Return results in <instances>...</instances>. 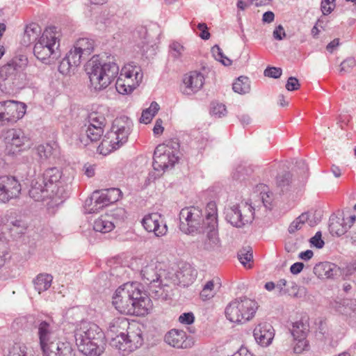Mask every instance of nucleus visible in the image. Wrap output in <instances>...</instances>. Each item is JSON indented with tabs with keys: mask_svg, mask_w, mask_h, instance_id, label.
<instances>
[{
	"mask_svg": "<svg viewBox=\"0 0 356 356\" xmlns=\"http://www.w3.org/2000/svg\"><path fill=\"white\" fill-rule=\"evenodd\" d=\"M202 210L196 207L182 209L179 212V229L186 234H204V224Z\"/></svg>",
	"mask_w": 356,
	"mask_h": 356,
	"instance_id": "obj_11",
	"label": "nucleus"
},
{
	"mask_svg": "<svg viewBox=\"0 0 356 356\" xmlns=\"http://www.w3.org/2000/svg\"><path fill=\"white\" fill-rule=\"evenodd\" d=\"M197 29L201 31L199 36L203 40H208L210 37V33L208 31L207 26L204 23H200L197 25Z\"/></svg>",
	"mask_w": 356,
	"mask_h": 356,
	"instance_id": "obj_60",
	"label": "nucleus"
},
{
	"mask_svg": "<svg viewBox=\"0 0 356 356\" xmlns=\"http://www.w3.org/2000/svg\"><path fill=\"white\" fill-rule=\"evenodd\" d=\"M350 228L348 222H345V218H332L329 225V229L332 235L340 236L343 235Z\"/></svg>",
	"mask_w": 356,
	"mask_h": 356,
	"instance_id": "obj_29",
	"label": "nucleus"
},
{
	"mask_svg": "<svg viewBox=\"0 0 356 356\" xmlns=\"http://www.w3.org/2000/svg\"><path fill=\"white\" fill-rule=\"evenodd\" d=\"M62 173L57 168L47 169L42 176L31 182L29 195L35 201H43L46 198L63 197L60 179Z\"/></svg>",
	"mask_w": 356,
	"mask_h": 356,
	"instance_id": "obj_5",
	"label": "nucleus"
},
{
	"mask_svg": "<svg viewBox=\"0 0 356 356\" xmlns=\"http://www.w3.org/2000/svg\"><path fill=\"white\" fill-rule=\"evenodd\" d=\"M162 120L161 119H157L156 120L153 131L155 135L161 134L163 131V127L162 126Z\"/></svg>",
	"mask_w": 356,
	"mask_h": 356,
	"instance_id": "obj_64",
	"label": "nucleus"
},
{
	"mask_svg": "<svg viewBox=\"0 0 356 356\" xmlns=\"http://www.w3.org/2000/svg\"><path fill=\"white\" fill-rule=\"evenodd\" d=\"M35 151L39 162L43 163L53 155L54 149L51 145L46 143L38 145Z\"/></svg>",
	"mask_w": 356,
	"mask_h": 356,
	"instance_id": "obj_34",
	"label": "nucleus"
},
{
	"mask_svg": "<svg viewBox=\"0 0 356 356\" xmlns=\"http://www.w3.org/2000/svg\"><path fill=\"white\" fill-rule=\"evenodd\" d=\"M52 280L53 277L50 274H39L33 280L35 289L38 293L47 291L51 286Z\"/></svg>",
	"mask_w": 356,
	"mask_h": 356,
	"instance_id": "obj_31",
	"label": "nucleus"
},
{
	"mask_svg": "<svg viewBox=\"0 0 356 356\" xmlns=\"http://www.w3.org/2000/svg\"><path fill=\"white\" fill-rule=\"evenodd\" d=\"M132 125L131 120L127 116L115 119L111 130L104 136L101 147L109 152L119 149L127 142Z\"/></svg>",
	"mask_w": 356,
	"mask_h": 356,
	"instance_id": "obj_8",
	"label": "nucleus"
},
{
	"mask_svg": "<svg viewBox=\"0 0 356 356\" xmlns=\"http://www.w3.org/2000/svg\"><path fill=\"white\" fill-rule=\"evenodd\" d=\"M27 350L24 344L16 343L10 348L8 356H27Z\"/></svg>",
	"mask_w": 356,
	"mask_h": 356,
	"instance_id": "obj_49",
	"label": "nucleus"
},
{
	"mask_svg": "<svg viewBox=\"0 0 356 356\" xmlns=\"http://www.w3.org/2000/svg\"><path fill=\"white\" fill-rule=\"evenodd\" d=\"M159 264L156 261H150L143 267L140 271L141 277L145 284L151 285L153 287L160 286L162 281L161 277L163 271L159 268Z\"/></svg>",
	"mask_w": 356,
	"mask_h": 356,
	"instance_id": "obj_17",
	"label": "nucleus"
},
{
	"mask_svg": "<svg viewBox=\"0 0 356 356\" xmlns=\"http://www.w3.org/2000/svg\"><path fill=\"white\" fill-rule=\"evenodd\" d=\"M28 64V58L20 55L13 58L0 68V76L3 79L15 77L21 71L24 70Z\"/></svg>",
	"mask_w": 356,
	"mask_h": 356,
	"instance_id": "obj_20",
	"label": "nucleus"
},
{
	"mask_svg": "<svg viewBox=\"0 0 356 356\" xmlns=\"http://www.w3.org/2000/svg\"><path fill=\"white\" fill-rule=\"evenodd\" d=\"M74 47L87 59L93 51L94 42L88 38H80L76 42Z\"/></svg>",
	"mask_w": 356,
	"mask_h": 356,
	"instance_id": "obj_32",
	"label": "nucleus"
},
{
	"mask_svg": "<svg viewBox=\"0 0 356 356\" xmlns=\"http://www.w3.org/2000/svg\"><path fill=\"white\" fill-rule=\"evenodd\" d=\"M253 336L256 342L262 347L269 346L275 337V330L270 323L261 322L258 323L254 330Z\"/></svg>",
	"mask_w": 356,
	"mask_h": 356,
	"instance_id": "obj_21",
	"label": "nucleus"
},
{
	"mask_svg": "<svg viewBox=\"0 0 356 356\" xmlns=\"http://www.w3.org/2000/svg\"><path fill=\"white\" fill-rule=\"evenodd\" d=\"M304 266L305 265L302 262L294 263L291 266L290 271L293 275H298L302 270Z\"/></svg>",
	"mask_w": 356,
	"mask_h": 356,
	"instance_id": "obj_62",
	"label": "nucleus"
},
{
	"mask_svg": "<svg viewBox=\"0 0 356 356\" xmlns=\"http://www.w3.org/2000/svg\"><path fill=\"white\" fill-rule=\"evenodd\" d=\"M164 341L175 348L186 349L193 345V339L182 330L172 329L164 336Z\"/></svg>",
	"mask_w": 356,
	"mask_h": 356,
	"instance_id": "obj_16",
	"label": "nucleus"
},
{
	"mask_svg": "<svg viewBox=\"0 0 356 356\" xmlns=\"http://www.w3.org/2000/svg\"><path fill=\"white\" fill-rule=\"evenodd\" d=\"M76 67L74 65L68 60V59L65 56L63 60L60 61L58 65V71L63 74H68L71 72V71H74Z\"/></svg>",
	"mask_w": 356,
	"mask_h": 356,
	"instance_id": "obj_50",
	"label": "nucleus"
},
{
	"mask_svg": "<svg viewBox=\"0 0 356 356\" xmlns=\"http://www.w3.org/2000/svg\"><path fill=\"white\" fill-rule=\"evenodd\" d=\"M277 190L280 194L288 193L293 188L292 175L289 172H284L276 177Z\"/></svg>",
	"mask_w": 356,
	"mask_h": 356,
	"instance_id": "obj_27",
	"label": "nucleus"
},
{
	"mask_svg": "<svg viewBox=\"0 0 356 356\" xmlns=\"http://www.w3.org/2000/svg\"><path fill=\"white\" fill-rule=\"evenodd\" d=\"M337 270V266L330 262H321L314 267V273L319 278H332Z\"/></svg>",
	"mask_w": 356,
	"mask_h": 356,
	"instance_id": "obj_25",
	"label": "nucleus"
},
{
	"mask_svg": "<svg viewBox=\"0 0 356 356\" xmlns=\"http://www.w3.org/2000/svg\"><path fill=\"white\" fill-rule=\"evenodd\" d=\"M74 337L79 350L86 356H100L105 350V334L95 323L81 321L76 326Z\"/></svg>",
	"mask_w": 356,
	"mask_h": 356,
	"instance_id": "obj_2",
	"label": "nucleus"
},
{
	"mask_svg": "<svg viewBox=\"0 0 356 356\" xmlns=\"http://www.w3.org/2000/svg\"><path fill=\"white\" fill-rule=\"evenodd\" d=\"M111 332L115 334L111 345L126 355L140 347L143 343L142 332L138 327L129 326L125 318H115L109 325Z\"/></svg>",
	"mask_w": 356,
	"mask_h": 356,
	"instance_id": "obj_3",
	"label": "nucleus"
},
{
	"mask_svg": "<svg viewBox=\"0 0 356 356\" xmlns=\"http://www.w3.org/2000/svg\"><path fill=\"white\" fill-rule=\"evenodd\" d=\"M65 57L68 59V60H70V62L74 65L75 67L80 65L81 60L86 59L79 50L76 49L74 46V48L71 49L65 55Z\"/></svg>",
	"mask_w": 356,
	"mask_h": 356,
	"instance_id": "obj_42",
	"label": "nucleus"
},
{
	"mask_svg": "<svg viewBox=\"0 0 356 356\" xmlns=\"http://www.w3.org/2000/svg\"><path fill=\"white\" fill-rule=\"evenodd\" d=\"M179 284L184 286L191 284L197 277V271L191 265L185 264L177 273Z\"/></svg>",
	"mask_w": 356,
	"mask_h": 356,
	"instance_id": "obj_24",
	"label": "nucleus"
},
{
	"mask_svg": "<svg viewBox=\"0 0 356 356\" xmlns=\"http://www.w3.org/2000/svg\"><path fill=\"white\" fill-rule=\"evenodd\" d=\"M178 321L181 324L191 325L195 321V316L193 312L183 313L179 316Z\"/></svg>",
	"mask_w": 356,
	"mask_h": 356,
	"instance_id": "obj_54",
	"label": "nucleus"
},
{
	"mask_svg": "<svg viewBox=\"0 0 356 356\" xmlns=\"http://www.w3.org/2000/svg\"><path fill=\"white\" fill-rule=\"evenodd\" d=\"M88 122L89 124L88 127L95 126L104 128L106 124V119L102 115L98 113H92L88 115Z\"/></svg>",
	"mask_w": 356,
	"mask_h": 356,
	"instance_id": "obj_46",
	"label": "nucleus"
},
{
	"mask_svg": "<svg viewBox=\"0 0 356 356\" xmlns=\"http://www.w3.org/2000/svg\"><path fill=\"white\" fill-rule=\"evenodd\" d=\"M120 195V190L115 188L96 191L92 193L90 198L86 201V210L89 213H97L103 207L118 201Z\"/></svg>",
	"mask_w": 356,
	"mask_h": 356,
	"instance_id": "obj_13",
	"label": "nucleus"
},
{
	"mask_svg": "<svg viewBox=\"0 0 356 356\" xmlns=\"http://www.w3.org/2000/svg\"><path fill=\"white\" fill-rule=\"evenodd\" d=\"M5 153L8 155L15 154L22 150V146L27 141L24 133L21 129H10L3 134Z\"/></svg>",
	"mask_w": 356,
	"mask_h": 356,
	"instance_id": "obj_14",
	"label": "nucleus"
},
{
	"mask_svg": "<svg viewBox=\"0 0 356 356\" xmlns=\"http://www.w3.org/2000/svg\"><path fill=\"white\" fill-rule=\"evenodd\" d=\"M22 117L18 111V104L15 101L0 102V127L15 122Z\"/></svg>",
	"mask_w": 356,
	"mask_h": 356,
	"instance_id": "obj_22",
	"label": "nucleus"
},
{
	"mask_svg": "<svg viewBox=\"0 0 356 356\" xmlns=\"http://www.w3.org/2000/svg\"><path fill=\"white\" fill-rule=\"evenodd\" d=\"M215 283L213 280L208 281L204 286L200 292V297L202 300H206L213 298L216 293Z\"/></svg>",
	"mask_w": 356,
	"mask_h": 356,
	"instance_id": "obj_44",
	"label": "nucleus"
},
{
	"mask_svg": "<svg viewBox=\"0 0 356 356\" xmlns=\"http://www.w3.org/2000/svg\"><path fill=\"white\" fill-rule=\"evenodd\" d=\"M41 33L40 26L35 23H31L25 28L22 35L21 43L22 45L28 47L31 43L37 41L38 37Z\"/></svg>",
	"mask_w": 356,
	"mask_h": 356,
	"instance_id": "obj_26",
	"label": "nucleus"
},
{
	"mask_svg": "<svg viewBox=\"0 0 356 356\" xmlns=\"http://www.w3.org/2000/svg\"><path fill=\"white\" fill-rule=\"evenodd\" d=\"M233 90L238 94H245L250 90V81L247 76H240L233 83Z\"/></svg>",
	"mask_w": 356,
	"mask_h": 356,
	"instance_id": "obj_37",
	"label": "nucleus"
},
{
	"mask_svg": "<svg viewBox=\"0 0 356 356\" xmlns=\"http://www.w3.org/2000/svg\"><path fill=\"white\" fill-rule=\"evenodd\" d=\"M54 29V27L45 29L34 45V55L45 64L54 63L60 56L58 36Z\"/></svg>",
	"mask_w": 356,
	"mask_h": 356,
	"instance_id": "obj_7",
	"label": "nucleus"
},
{
	"mask_svg": "<svg viewBox=\"0 0 356 356\" xmlns=\"http://www.w3.org/2000/svg\"><path fill=\"white\" fill-rule=\"evenodd\" d=\"M179 144L176 140L159 145L154 152L152 166L156 171L172 167L178 161Z\"/></svg>",
	"mask_w": 356,
	"mask_h": 356,
	"instance_id": "obj_10",
	"label": "nucleus"
},
{
	"mask_svg": "<svg viewBox=\"0 0 356 356\" xmlns=\"http://www.w3.org/2000/svg\"><path fill=\"white\" fill-rule=\"evenodd\" d=\"M206 218L204 219V224L208 227L216 228L217 227V209L216 203L210 202L207 204L206 208Z\"/></svg>",
	"mask_w": 356,
	"mask_h": 356,
	"instance_id": "obj_33",
	"label": "nucleus"
},
{
	"mask_svg": "<svg viewBox=\"0 0 356 356\" xmlns=\"http://www.w3.org/2000/svg\"><path fill=\"white\" fill-rule=\"evenodd\" d=\"M314 256V252L311 250H307L306 251L301 252L298 254V258L300 259L304 260V261H308L310 259L312 258Z\"/></svg>",
	"mask_w": 356,
	"mask_h": 356,
	"instance_id": "obj_63",
	"label": "nucleus"
},
{
	"mask_svg": "<svg viewBox=\"0 0 356 356\" xmlns=\"http://www.w3.org/2000/svg\"><path fill=\"white\" fill-rule=\"evenodd\" d=\"M261 200L265 207L267 209H270L271 203L273 200V193L267 192L261 193Z\"/></svg>",
	"mask_w": 356,
	"mask_h": 356,
	"instance_id": "obj_59",
	"label": "nucleus"
},
{
	"mask_svg": "<svg viewBox=\"0 0 356 356\" xmlns=\"http://www.w3.org/2000/svg\"><path fill=\"white\" fill-rule=\"evenodd\" d=\"M309 219V213H303L296 218L289 225L288 231L290 234H293L300 230Z\"/></svg>",
	"mask_w": 356,
	"mask_h": 356,
	"instance_id": "obj_40",
	"label": "nucleus"
},
{
	"mask_svg": "<svg viewBox=\"0 0 356 356\" xmlns=\"http://www.w3.org/2000/svg\"><path fill=\"white\" fill-rule=\"evenodd\" d=\"M210 113L216 118H222L227 114V109L224 104L218 102H212L210 107Z\"/></svg>",
	"mask_w": 356,
	"mask_h": 356,
	"instance_id": "obj_48",
	"label": "nucleus"
},
{
	"mask_svg": "<svg viewBox=\"0 0 356 356\" xmlns=\"http://www.w3.org/2000/svg\"><path fill=\"white\" fill-rule=\"evenodd\" d=\"M355 64L356 61L354 58H348L341 63L340 71L348 72L355 65Z\"/></svg>",
	"mask_w": 356,
	"mask_h": 356,
	"instance_id": "obj_56",
	"label": "nucleus"
},
{
	"mask_svg": "<svg viewBox=\"0 0 356 356\" xmlns=\"http://www.w3.org/2000/svg\"><path fill=\"white\" fill-rule=\"evenodd\" d=\"M239 204L227 208L225 211V218L232 225L236 227H242V222L238 218Z\"/></svg>",
	"mask_w": 356,
	"mask_h": 356,
	"instance_id": "obj_36",
	"label": "nucleus"
},
{
	"mask_svg": "<svg viewBox=\"0 0 356 356\" xmlns=\"http://www.w3.org/2000/svg\"><path fill=\"white\" fill-rule=\"evenodd\" d=\"M104 133V128L101 127H88L86 130V134L91 142H96L99 140L102 136Z\"/></svg>",
	"mask_w": 356,
	"mask_h": 356,
	"instance_id": "obj_41",
	"label": "nucleus"
},
{
	"mask_svg": "<svg viewBox=\"0 0 356 356\" xmlns=\"http://www.w3.org/2000/svg\"><path fill=\"white\" fill-rule=\"evenodd\" d=\"M309 242L312 245L318 249L322 248L325 245V243L322 239V234L321 232H317L315 235L310 238Z\"/></svg>",
	"mask_w": 356,
	"mask_h": 356,
	"instance_id": "obj_55",
	"label": "nucleus"
},
{
	"mask_svg": "<svg viewBox=\"0 0 356 356\" xmlns=\"http://www.w3.org/2000/svg\"><path fill=\"white\" fill-rule=\"evenodd\" d=\"M38 336L42 356H75L72 344L60 338L51 323L41 321L38 326Z\"/></svg>",
	"mask_w": 356,
	"mask_h": 356,
	"instance_id": "obj_4",
	"label": "nucleus"
},
{
	"mask_svg": "<svg viewBox=\"0 0 356 356\" xmlns=\"http://www.w3.org/2000/svg\"><path fill=\"white\" fill-rule=\"evenodd\" d=\"M159 109V104L156 102H152L149 107L143 111L140 122L142 123L148 124L151 122Z\"/></svg>",
	"mask_w": 356,
	"mask_h": 356,
	"instance_id": "obj_38",
	"label": "nucleus"
},
{
	"mask_svg": "<svg viewBox=\"0 0 356 356\" xmlns=\"http://www.w3.org/2000/svg\"><path fill=\"white\" fill-rule=\"evenodd\" d=\"M258 308L257 302L246 297L231 302L225 309L227 318L233 323H243L251 320Z\"/></svg>",
	"mask_w": 356,
	"mask_h": 356,
	"instance_id": "obj_9",
	"label": "nucleus"
},
{
	"mask_svg": "<svg viewBox=\"0 0 356 356\" xmlns=\"http://www.w3.org/2000/svg\"><path fill=\"white\" fill-rule=\"evenodd\" d=\"M143 227L148 232H154L157 237L163 236L168 232V227L161 216L158 213H149L144 216L142 220Z\"/></svg>",
	"mask_w": 356,
	"mask_h": 356,
	"instance_id": "obj_18",
	"label": "nucleus"
},
{
	"mask_svg": "<svg viewBox=\"0 0 356 356\" xmlns=\"http://www.w3.org/2000/svg\"><path fill=\"white\" fill-rule=\"evenodd\" d=\"M296 341H297V343L295 345L294 347V351L296 353H300L302 350H305V348L307 346V341L306 340V338L304 339H294Z\"/></svg>",
	"mask_w": 356,
	"mask_h": 356,
	"instance_id": "obj_58",
	"label": "nucleus"
},
{
	"mask_svg": "<svg viewBox=\"0 0 356 356\" xmlns=\"http://www.w3.org/2000/svg\"><path fill=\"white\" fill-rule=\"evenodd\" d=\"M184 51V47L179 42H172L170 45V54L174 58H179Z\"/></svg>",
	"mask_w": 356,
	"mask_h": 356,
	"instance_id": "obj_52",
	"label": "nucleus"
},
{
	"mask_svg": "<svg viewBox=\"0 0 356 356\" xmlns=\"http://www.w3.org/2000/svg\"><path fill=\"white\" fill-rule=\"evenodd\" d=\"M252 172V169L249 167H247L244 164H239L234 169L232 176L234 179L241 180L244 179L245 176L250 175Z\"/></svg>",
	"mask_w": 356,
	"mask_h": 356,
	"instance_id": "obj_45",
	"label": "nucleus"
},
{
	"mask_svg": "<svg viewBox=\"0 0 356 356\" xmlns=\"http://www.w3.org/2000/svg\"><path fill=\"white\" fill-rule=\"evenodd\" d=\"M204 83V77L201 72H190L184 76L181 92L187 95H193L202 88Z\"/></svg>",
	"mask_w": 356,
	"mask_h": 356,
	"instance_id": "obj_19",
	"label": "nucleus"
},
{
	"mask_svg": "<svg viewBox=\"0 0 356 356\" xmlns=\"http://www.w3.org/2000/svg\"><path fill=\"white\" fill-rule=\"evenodd\" d=\"M286 36L285 31L282 25H279L273 31V37L277 40H282Z\"/></svg>",
	"mask_w": 356,
	"mask_h": 356,
	"instance_id": "obj_61",
	"label": "nucleus"
},
{
	"mask_svg": "<svg viewBox=\"0 0 356 356\" xmlns=\"http://www.w3.org/2000/svg\"><path fill=\"white\" fill-rule=\"evenodd\" d=\"M115 227V222L110 220V217L106 214L102 216L95 220L93 229L96 232L107 233L112 231Z\"/></svg>",
	"mask_w": 356,
	"mask_h": 356,
	"instance_id": "obj_30",
	"label": "nucleus"
},
{
	"mask_svg": "<svg viewBox=\"0 0 356 356\" xmlns=\"http://www.w3.org/2000/svg\"><path fill=\"white\" fill-rule=\"evenodd\" d=\"M309 332V325L302 321H296L293 323L291 330V334L294 339H304L307 337Z\"/></svg>",
	"mask_w": 356,
	"mask_h": 356,
	"instance_id": "obj_35",
	"label": "nucleus"
},
{
	"mask_svg": "<svg viewBox=\"0 0 356 356\" xmlns=\"http://www.w3.org/2000/svg\"><path fill=\"white\" fill-rule=\"evenodd\" d=\"M86 70L90 79V88L95 91L106 88L119 74V66L114 60L102 62L94 56L88 62Z\"/></svg>",
	"mask_w": 356,
	"mask_h": 356,
	"instance_id": "obj_6",
	"label": "nucleus"
},
{
	"mask_svg": "<svg viewBox=\"0 0 356 356\" xmlns=\"http://www.w3.org/2000/svg\"><path fill=\"white\" fill-rule=\"evenodd\" d=\"M238 258L240 262L244 266L250 267V265L248 264L250 261H252L253 256L252 253L250 251V248L248 247L247 248H243L238 253Z\"/></svg>",
	"mask_w": 356,
	"mask_h": 356,
	"instance_id": "obj_47",
	"label": "nucleus"
},
{
	"mask_svg": "<svg viewBox=\"0 0 356 356\" xmlns=\"http://www.w3.org/2000/svg\"><path fill=\"white\" fill-rule=\"evenodd\" d=\"M21 190V184L15 177L11 175L0 176V202L6 203L10 200L18 197Z\"/></svg>",
	"mask_w": 356,
	"mask_h": 356,
	"instance_id": "obj_15",
	"label": "nucleus"
},
{
	"mask_svg": "<svg viewBox=\"0 0 356 356\" xmlns=\"http://www.w3.org/2000/svg\"><path fill=\"white\" fill-rule=\"evenodd\" d=\"M211 52L215 59L220 61L225 66H229L232 65V60L225 56L218 45L213 46L211 49Z\"/></svg>",
	"mask_w": 356,
	"mask_h": 356,
	"instance_id": "obj_43",
	"label": "nucleus"
},
{
	"mask_svg": "<svg viewBox=\"0 0 356 356\" xmlns=\"http://www.w3.org/2000/svg\"><path fill=\"white\" fill-rule=\"evenodd\" d=\"M254 209L248 202H242L239 204L238 218L242 222V227L251 223L254 219Z\"/></svg>",
	"mask_w": 356,
	"mask_h": 356,
	"instance_id": "obj_28",
	"label": "nucleus"
},
{
	"mask_svg": "<svg viewBox=\"0 0 356 356\" xmlns=\"http://www.w3.org/2000/svg\"><path fill=\"white\" fill-rule=\"evenodd\" d=\"M110 217V220L115 222V227L122 223L127 218V212L124 209L118 207L115 208L106 214Z\"/></svg>",
	"mask_w": 356,
	"mask_h": 356,
	"instance_id": "obj_39",
	"label": "nucleus"
},
{
	"mask_svg": "<svg viewBox=\"0 0 356 356\" xmlns=\"http://www.w3.org/2000/svg\"><path fill=\"white\" fill-rule=\"evenodd\" d=\"M143 77L140 66L127 63L122 68L115 83L116 90L122 95L131 92L141 83Z\"/></svg>",
	"mask_w": 356,
	"mask_h": 356,
	"instance_id": "obj_12",
	"label": "nucleus"
},
{
	"mask_svg": "<svg viewBox=\"0 0 356 356\" xmlns=\"http://www.w3.org/2000/svg\"><path fill=\"white\" fill-rule=\"evenodd\" d=\"M282 70L280 67H268L264 70V76L277 79L282 75Z\"/></svg>",
	"mask_w": 356,
	"mask_h": 356,
	"instance_id": "obj_53",
	"label": "nucleus"
},
{
	"mask_svg": "<svg viewBox=\"0 0 356 356\" xmlns=\"http://www.w3.org/2000/svg\"><path fill=\"white\" fill-rule=\"evenodd\" d=\"M205 236L199 241L198 248L207 251H213L219 248L220 240L216 228L208 227L204 229Z\"/></svg>",
	"mask_w": 356,
	"mask_h": 356,
	"instance_id": "obj_23",
	"label": "nucleus"
},
{
	"mask_svg": "<svg viewBox=\"0 0 356 356\" xmlns=\"http://www.w3.org/2000/svg\"><path fill=\"white\" fill-rule=\"evenodd\" d=\"M300 88V83L296 77L291 76L288 79L286 84V88L289 91H293L296 90Z\"/></svg>",
	"mask_w": 356,
	"mask_h": 356,
	"instance_id": "obj_57",
	"label": "nucleus"
},
{
	"mask_svg": "<svg viewBox=\"0 0 356 356\" xmlns=\"http://www.w3.org/2000/svg\"><path fill=\"white\" fill-rule=\"evenodd\" d=\"M113 306L120 314L145 316L152 307V301L138 282H127L117 289L113 297Z\"/></svg>",
	"mask_w": 356,
	"mask_h": 356,
	"instance_id": "obj_1",
	"label": "nucleus"
},
{
	"mask_svg": "<svg viewBox=\"0 0 356 356\" xmlns=\"http://www.w3.org/2000/svg\"><path fill=\"white\" fill-rule=\"evenodd\" d=\"M336 7V0H321V10L323 15L330 14Z\"/></svg>",
	"mask_w": 356,
	"mask_h": 356,
	"instance_id": "obj_51",
	"label": "nucleus"
}]
</instances>
